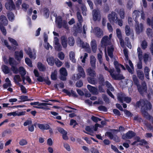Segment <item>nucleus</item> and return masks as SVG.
Instances as JSON below:
<instances>
[{"label": "nucleus", "instance_id": "38", "mask_svg": "<svg viewBox=\"0 0 153 153\" xmlns=\"http://www.w3.org/2000/svg\"><path fill=\"white\" fill-rule=\"evenodd\" d=\"M43 13L45 18H48L50 13L49 10L47 8H44L43 10Z\"/></svg>", "mask_w": 153, "mask_h": 153}, {"label": "nucleus", "instance_id": "27", "mask_svg": "<svg viewBox=\"0 0 153 153\" xmlns=\"http://www.w3.org/2000/svg\"><path fill=\"white\" fill-rule=\"evenodd\" d=\"M14 82L18 85H19V83H20L19 82L22 81V79L19 75H16L14 76L13 78Z\"/></svg>", "mask_w": 153, "mask_h": 153}, {"label": "nucleus", "instance_id": "49", "mask_svg": "<svg viewBox=\"0 0 153 153\" xmlns=\"http://www.w3.org/2000/svg\"><path fill=\"white\" fill-rule=\"evenodd\" d=\"M19 144L21 146L26 145L27 144V142L25 139H22L20 140Z\"/></svg>", "mask_w": 153, "mask_h": 153}, {"label": "nucleus", "instance_id": "17", "mask_svg": "<svg viewBox=\"0 0 153 153\" xmlns=\"http://www.w3.org/2000/svg\"><path fill=\"white\" fill-rule=\"evenodd\" d=\"M91 46L92 51L95 53L97 50V45L96 41L95 39H93L91 43Z\"/></svg>", "mask_w": 153, "mask_h": 153}, {"label": "nucleus", "instance_id": "22", "mask_svg": "<svg viewBox=\"0 0 153 153\" xmlns=\"http://www.w3.org/2000/svg\"><path fill=\"white\" fill-rule=\"evenodd\" d=\"M137 74L138 77L141 80H143L144 78V74L143 71L138 70L137 71Z\"/></svg>", "mask_w": 153, "mask_h": 153}, {"label": "nucleus", "instance_id": "25", "mask_svg": "<svg viewBox=\"0 0 153 153\" xmlns=\"http://www.w3.org/2000/svg\"><path fill=\"white\" fill-rule=\"evenodd\" d=\"M47 61L49 65L52 66L54 65L55 59L53 56H51L47 59Z\"/></svg>", "mask_w": 153, "mask_h": 153}, {"label": "nucleus", "instance_id": "56", "mask_svg": "<svg viewBox=\"0 0 153 153\" xmlns=\"http://www.w3.org/2000/svg\"><path fill=\"white\" fill-rule=\"evenodd\" d=\"M146 33L148 36L149 37H152V29L148 28L146 29Z\"/></svg>", "mask_w": 153, "mask_h": 153}, {"label": "nucleus", "instance_id": "63", "mask_svg": "<svg viewBox=\"0 0 153 153\" xmlns=\"http://www.w3.org/2000/svg\"><path fill=\"white\" fill-rule=\"evenodd\" d=\"M58 57L61 60H63L65 58V55L62 52H60L58 54Z\"/></svg>", "mask_w": 153, "mask_h": 153}, {"label": "nucleus", "instance_id": "8", "mask_svg": "<svg viewBox=\"0 0 153 153\" xmlns=\"http://www.w3.org/2000/svg\"><path fill=\"white\" fill-rule=\"evenodd\" d=\"M105 135L108 137L110 139H113L114 141L117 142H118L120 141L118 136L115 135L114 136L111 132H106L105 134Z\"/></svg>", "mask_w": 153, "mask_h": 153}, {"label": "nucleus", "instance_id": "48", "mask_svg": "<svg viewBox=\"0 0 153 153\" xmlns=\"http://www.w3.org/2000/svg\"><path fill=\"white\" fill-rule=\"evenodd\" d=\"M108 19H114L117 18V15L115 12H112L109 14L108 16Z\"/></svg>", "mask_w": 153, "mask_h": 153}, {"label": "nucleus", "instance_id": "23", "mask_svg": "<svg viewBox=\"0 0 153 153\" xmlns=\"http://www.w3.org/2000/svg\"><path fill=\"white\" fill-rule=\"evenodd\" d=\"M87 74L91 77H95L96 76L95 71L91 68L88 69Z\"/></svg>", "mask_w": 153, "mask_h": 153}, {"label": "nucleus", "instance_id": "30", "mask_svg": "<svg viewBox=\"0 0 153 153\" xmlns=\"http://www.w3.org/2000/svg\"><path fill=\"white\" fill-rule=\"evenodd\" d=\"M132 79L134 85H136L137 87L140 85L138 79L135 75H133Z\"/></svg>", "mask_w": 153, "mask_h": 153}, {"label": "nucleus", "instance_id": "16", "mask_svg": "<svg viewBox=\"0 0 153 153\" xmlns=\"http://www.w3.org/2000/svg\"><path fill=\"white\" fill-rule=\"evenodd\" d=\"M61 43L63 47L66 48L67 46V40L66 36L63 35L61 37Z\"/></svg>", "mask_w": 153, "mask_h": 153}, {"label": "nucleus", "instance_id": "15", "mask_svg": "<svg viewBox=\"0 0 153 153\" xmlns=\"http://www.w3.org/2000/svg\"><path fill=\"white\" fill-rule=\"evenodd\" d=\"M37 126L39 128L42 130H47L50 129V126L47 124L38 123L37 124Z\"/></svg>", "mask_w": 153, "mask_h": 153}, {"label": "nucleus", "instance_id": "58", "mask_svg": "<svg viewBox=\"0 0 153 153\" xmlns=\"http://www.w3.org/2000/svg\"><path fill=\"white\" fill-rule=\"evenodd\" d=\"M92 120L95 123H97L98 121L101 120V119L94 116L92 115L91 117Z\"/></svg>", "mask_w": 153, "mask_h": 153}, {"label": "nucleus", "instance_id": "62", "mask_svg": "<svg viewBox=\"0 0 153 153\" xmlns=\"http://www.w3.org/2000/svg\"><path fill=\"white\" fill-rule=\"evenodd\" d=\"M70 125L71 126L73 125V127L74 128L76 125H78V123L76 120L71 119L70 120Z\"/></svg>", "mask_w": 153, "mask_h": 153}, {"label": "nucleus", "instance_id": "6", "mask_svg": "<svg viewBox=\"0 0 153 153\" xmlns=\"http://www.w3.org/2000/svg\"><path fill=\"white\" fill-rule=\"evenodd\" d=\"M77 69L79 73L76 75V79H79L81 77L84 78L85 74L82 67L80 65L78 66Z\"/></svg>", "mask_w": 153, "mask_h": 153}, {"label": "nucleus", "instance_id": "35", "mask_svg": "<svg viewBox=\"0 0 153 153\" xmlns=\"http://www.w3.org/2000/svg\"><path fill=\"white\" fill-rule=\"evenodd\" d=\"M69 57L70 60L73 62H76V59H75V54L73 51H71L69 53Z\"/></svg>", "mask_w": 153, "mask_h": 153}, {"label": "nucleus", "instance_id": "14", "mask_svg": "<svg viewBox=\"0 0 153 153\" xmlns=\"http://www.w3.org/2000/svg\"><path fill=\"white\" fill-rule=\"evenodd\" d=\"M15 58L18 61H20L23 58V54L22 50H21L19 52H15Z\"/></svg>", "mask_w": 153, "mask_h": 153}, {"label": "nucleus", "instance_id": "60", "mask_svg": "<svg viewBox=\"0 0 153 153\" xmlns=\"http://www.w3.org/2000/svg\"><path fill=\"white\" fill-rule=\"evenodd\" d=\"M55 63L58 67L61 66L62 64V62L57 58L55 59Z\"/></svg>", "mask_w": 153, "mask_h": 153}, {"label": "nucleus", "instance_id": "50", "mask_svg": "<svg viewBox=\"0 0 153 153\" xmlns=\"http://www.w3.org/2000/svg\"><path fill=\"white\" fill-rule=\"evenodd\" d=\"M20 99L22 100V101L23 102L29 101L31 100L30 99H28L27 96L25 95H22L20 96Z\"/></svg>", "mask_w": 153, "mask_h": 153}, {"label": "nucleus", "instance_id": "18", "mask_svg": "<svg viewBox=\"0 0 153 153\" xmlns=\"http://www.w3.org/2000/svg\"><path fill=\"white\" fill-rule=\"evenodd\" d=\"M139 142L140 143L137 144V145L140 146L145 145V147L147 149L149 148V143L145 139H142Z\"/></svg>", "mask_w": 153, "mask_h": 153}, {"label": "nucleus", "instance_id": "43", "mask_svg": "<svg viewBox=\"0 0 153 153\" xmlns=\"http://www.w3.org/2000/svg\"><path fill=\"white\" fill-rule=\"evenodd\" d=\"M51 78L52 80H55L57 79L56 71L55 70L52 72L51 75Z\"/></svg>", "mask_w": 153, "mask_h": 153}, {"label": "nucleus", "instance_id": "64", "mask_svg": "<svg viewBox=\"0 0 153 153\" xmlns=\"http://www.w3.org/2000/svg\"><path fill=\"white\" fill-rule=\"evenodd\" d=\"M83 85V83L82 81L81 80H80L77 82L76 84V87L80 88Z\"/></svg>", "mask_w": 153, "mask_h": 153}, {"label": "nucleus", "instance_id": "52", "mask_svg": "<svg viewBox=\"0 0 153 153\" xmlns=\"http://www.w3.org/2000/svg\"><path fill=\"white\" fill-rule=\"evenodd\" d=\"M18 86L20 87L21 91L22 93L25 94L27 92V89L24 86L20 83H19Z\"/></svg>", "mask_w": 153, "mask_h": 153}, {"label": "nucleus", "instance_id": "5", "mask_svg": "<svg viewBox=\"0 0 153 153\" xmlns=\"http://www.w3.org/2000/svg\"><path fill=\"white\" fill-rule=\"evenodd\" d=\"M137 87L138 91L141 94L143 95L145 92H146L147 86L145 82L142 83L141 85H140Z\"/></svg>", "mask_w": 153, "mask_h": 153}, {"label": "nucleus", "instance_id": "3", "mask_svg": "<svg viewBox=\"0 0 153 153\" xmlns=\"http://www.w3.org/2000/svg\"><path fill=\"white\" fill-rule=\"evenodd\" d=\"M136 24L135 25V31L136 33L137 34H139L140 33L143 32V26L142 23H140L139 24V22L138 20H134Z\"/></svg>", "mask_w": 153, "mask_h": 153}, {"label": "nucleus", "instance_id": "44", "mask_svg": "<svg viewBox=\"0 0 153 153\" xmlns=\"http://www.w3.org/2000/svg\"><path fill=\"white\" fill-rule=\"evenodd\" d=\"M19 72L21 75H25L26 74V71L24 68L22 66H20L19 68Z\"/></svg>", "mask_w": 153, "mask_h": 153}, {"label": "nucleus", "instance_id": "20", "mask_svg": "<svg viewBox=\"0 0 153 153\" xmlns=\"http://www.w3.org/2000/svg\"><path fill=\"white\" fill-rule=\"evenodd\" d=\"M5 82L6 83L4 84L3 85V87L4 89L7 88L8 87H11L12 86L11 82L8 78H7L5 79Z\"/></svg>", "mask_w": 153, "mask_h": 153}, {"label": "nucleus", "instance_id": "47", "mask_svg": "<svg viewBox=\"0 0 153 153\" xmlns=\"http://www.w3.org/2000/svg\"><path fill=\"white\" fill-rule=\"evenodd\" d=\"M8 39L9 41L14 45L16 46H18V44L17 41L15 39L10 37H8Z\"/></svg>", "mask_w": 153, "mask_h": 153}, {"label": "nucleus", "instance_id": "45", "mask_svg": "<svg viewBox=\"0 0 153 153\" xmlns=\"http://www.w3.org/2000/svg\"><path fill=\"white\" fill-rule=\"evenodd\" d=\"M96 59L93 57V58H91L90 59V64L91 67L93 68H95L96 67Z\"/></svg>", "mask_w": 153, "mask_h": 153}, {"label": "nucleus", "instance_id": "1", "mask_svg": "<svg viewBox=\"0 0 153 153\" xmlns=\"http://www.w3.org/2000/svg\"><path fill=\"white\" fill-rule=\"evenodd\" d=\"M134 106L136 108H139L141 106L140 111L143 116L146 119L150 120L151 118L148 111L152 108V105L151 103L147 101H144L143 99H140L137 101Z\"/></svg>", "mask_w": 153, "mask_h": 153}, {"label": "nucleus", "instance_id": "11", "mask_svg": "<svg viewBox=\"0 0 153 153\" xmlns=\"http://www.w3.org/2000/svg\"><path fill=\"white\" fill-rule=\"evenodd\" d=\"M62 92L68 95L70 97L72 95V96L74 97H78L76 93L73 90H71V92L68 90L64 89L62 90Z\"/></svg>", "mask_w": 153, "mask_h": 153}, {"label": "nucleus", "instance_id": "33", "mask_svg": "<svg viewBox=\"0 0 153 153\" xmlns=\"http://www.w3.org/2000/svg\"><path fill=\"white\" fill-rule=\"evenodd\" d=\"M114 64L115 68L117 72L118 73H120V64H119L117 61H115L114 62Z\"/></svg>", "mask_w": 153, "mask_h": 153}, {"label": "nucleus", "instance_id": "41", "mask_svg": "<svg viewBox=\"0 0 153 153\" xmlns=\"http://www.w3.org/2000/svg\"><path fill=\"white\" fill-rule=\"evenodd\" d=\"M126 34L127 36H129L131 33V30L130 27L128 25H126L125 27Z\"/></svg>", "mask_w": 153, "mask_h": 153}, {"label": "nucleus", "instance_id": "46", "mask_svg": "<svg viewBox=\"0 0 153 153\" xmlns=\"http://www.w3.org/2000/svg\"><path fill=\"white\" fill-rule=\"evenodd\" d=\"M0 29L2 32L3 35L5 36L7 34L6 30L5 29L4 27L0 22Z\"/></svg>", "mask_w": 153, "mask_h": 153}, {"label": "nucleus", "instance_id": "9", "mask_svg": "<svg viewBox=\"0 0 153 153\" xmlns=\"http://www.w3.org/2000/svg\"><path fill=\"white\" fill-rule=\"evenodd\" d=\"M7 9L12 10L15 9V5L12 0H7L5 5Z\"/></svg>", "mask_w": 153, "mask_h": 153}, {"label": "nucleus", "instance_id": "13", "mask_svg": "<svg viewBox=\"0 0 153 153\" xmlns=\"http://www.w3.org/2000/svg\"><path fill=\"white\" fill-rule=\"evenodd\" d=\"M94 30L95 35L97 37L100 38L103 35V32L98 27H95Z\"/></svg>", "mask_w": 153, "mask_h": 153}, {"label": "nucleus", "instance_id": "29", "mask_svg": "<svg viewBox=\"0 0 153 153\" xmlns=\"http://www.w3.org/2000/svg\"><path fill=\"white\" fill-rule=\"evenodd\" d=\"M137 51L138 53V59L140 61H142L143 59L142 51L141 48L139 47L137 49Z\"/></svg>", "mask_w": 153, "mask_h": 153}, {"label": "nucleus", "instance_id": "59", "mask_svg": "<svg viewBox=\"0 0 153 153\" xmlns=\"http://www.w3.org/2000/svg\"><path fill=\"white\" fill-rule=\"evenodd\" d=\"M125 42L126 44L127 45V46L129 48V46H130V48H131V42L129 41V38L128 37H126L125 39Z\"/></svg>", "mask_w": 153, "mask_h": 153}, {"label": "nucleus", "instance_id": "61", "mask_svg": "<svg viewBox=\"0 0 153 153\" xmlns=\"http://www.w3.org/2000/svg\"><path fill=\"white\" fill-rule=\"evenodd\" d=\"M32 124V121L30 119H28L26 120L24 123L23 125L26 126L27 125H30Z\"/></svg>", "mask_w": 153, "mask_h": 153}, {"label": "nucleus", "instance_id": "42", "mask_svg": "<svg viewBox=\"0 0 153 153\" xmlns=\"http://www.w3.org/2000/svg\"><path fill=\"white\" fill-rule=\"evenodd\" d=\"M105 84L106 87L108 88V89L110 90L111 91H114V88L112 86L111 84L108 81L105 82Z\"/></svg>", "mask_w": 153, "mask_h": 153}, {"label": "nucleus", "instance_id": "36", "mask_svg": "<svg viewBox=\"0 0 153 153\" xmlns=\"http://www.w3.org/2000/svg\"><path fill=\"white\" fill-rule=\"evenodd\" d=\"M2 70L4 73L5 74H9L10 71V70L8 67L5 65H3L2 66Z\"/></svg>", "mask_w": 153, "mask_h": 153}, {"label": "nucleus", "instance_id": "54", "mask_svg": "<svg viewBox=\"0 0 153 153\" xmlns=\"http://www.w3.org/2000/svg\"><path fill=\"white\" fill-rule=\"evenodd\" d=\"M141 45L142 49L145 50L147 47V43L145 40H143L142 42Z\"/></svg>", "mask_w": 153, "mask_h": 153}, {"label": "nucleus", "instance_id": "55", "mask_svg": "<svg viewBox=\"0 0 153 153\" xmlns=\"http://www.w3.org/2000/svg\"><path fill=\"white\" fill-rule=\"evenodd\" d=\"M26 63L29 66L32 67V64L30 59L28 57H26L25 59Z\"/></svg>", "mask_w": 153, "mask_h": 153}, {"label": "nucleus", "instance_id": "26", "mask_svg": "<svg viewBox=\"0 0 153 153\" xmlns=\"http://www.w3.org/2000/svg\"><path fill=\"white\" fill-rule=\"evenodd\" d=\"M114 50V48L112 46H111L110 47H108L107 48L108 55L111 58H112L113 57V52Z\"/></svg>", "mask_w": 153, "mask_h": 153}, {"label": "nucleus", "instance_id": "40", "mask_svg": "<svg viewBox=\"0 0 153 153\" xmlns=\"http://www.w3.org/2000/svg\"><path fill=\"white\" fill-rule=\"evenodd\" d=\"M8 62L11 66L16 65V62L13 57L9 58Z\"/></svg>", "mask_w": 153, "mask_h": 153}, {"label": "nucleus", "instance_id": "7", "mask_svg": "<svg viewBox=\"0 0 153 153\" xmlns=\"http://www.w3.org/2000/svg\"><path fill=\"white\" fill-rule=\"evenodd\" d=\"M110 42L108 36H104L102 39L101 45L102 47H106L107 45L110 44Z\"/></svg>", "mask_w": 153, "mask_h": 153}, {"label": "nucleus", "instance_id": "34", "mask_svg": "<svg viewBox=\"0 0 153 153\" xmlns=\"http://www.w3.org/2000/svg\"><path fill=\"white\" fill-rule=\"evenodd\" d=\"M60 73L62 76H67V72L66 68H62L60 70Z\"/></svg>", "mask_w": 153, "mask_h": 153}, {"label": "nucleus", "instance_id": "10", "mask_svg": "<svg viewBox=\"0 0 153 153\" xmlns=\"http://www.w3.org/2000/svg\"><path fill=\"white\" fill-rule=\"evenodd\" d=\"M58 130L60 133L62 134V138L64 140H67L68 139V138L67 136V132L66 131L61 127L59 128Z\"/></svg>", "mask_w": 153, "mask_h": 153}, {"label": "nucleus", "instance_id": "19", "mask_svg": "<svg viewBox=\"0 0 153 153\" xmlns=\"http://www.w3.org/2000/svg\"><path fill=\"white\" fill-rule=\"evenodd\" d=\"M92 15L94 19H97L100 18V12L98 10H94L92 11Z\"/></svg>", "mask_w": 153, "mask_h": 153}, {"label": "nucleus", "instance_id": "31", "mask_svg": "<svg viewBox=\"0 0 153 153\" xmlns=\"http://www.w3.org/2000/svg\"><path fill=\"white\" fill-rule=\"evenodd\" d=\"M110 131L113 132H116L117 133L119 132L124 131H125V129L123 127L120 126L119 127L118 129H111L110 130Z\"/></svg>", "mask_w": 153, "mask_h": 153}, {"label": "nucleus", "instance_id": "28", "mask_svg": "<svg viewBox=\"0 0 153 153\" xmlns=\"http://www.w3.org/2000/svg\"><path fill=\"white\" fill-rule=\"evenodd\" d=\"M25 51L26 53L29 56L30 58H33V56L32 55V52L30 48L28 47L27 48H25Z\"/></svg>", "mask_w": 153, "mask_h": 153}, {"label": "nucleus", "instance_id": "12", "mask_svg": "<svg viewBox=\"0 0 153 153\" xmlns=\"http://www.w3.org/2000/svg\"><path fill=\"white\" fill-rule=\"evenodd\" d=\"M87 88L94 95L98 94V90L96 88L92 86L89 85H87Z\"/></svg>", "mask_w": 153, "mask_h": 153}, {"label": "nucleus", "instance_id": "57", "mask_svg": "<svg viewBox=\"0 0 153 153\" xmlns=\"http://www.w3.org/2000/svg\"><path fill=\"white\" fill-rule=\"evenodd\" d=\"M109 20L110 22H111L112 21L114 22L115 21L117 22L119 25L120 27L122 26L123 25V20Z\"/></svg>", "mask_w": 153, "mask_h": 153}, {"label": "nucleus", "instance_id": "53", "mask_svg": "<svg viewBox=\"0 0 153 153\" xmlns=\"http://www.w3.org/2000/svg\"><path fill=\"white\" fill-rule=\"evenodd\" d=\"M16 65H13L11 66V69L13 73L15 74H17L19 72V69H18Z\"/></svg>", "mask_w": 153, "mask_h": 153}, {"label": "nucleus", "instance_id": "24", "mask_svg": "<svg viewBox=\"0 0 153 153\" xmlns=\"http://www.w3.org/2000/svg\"><path fill=\"white\" fill-rule=\"evenodd\" d=\"M37 67L40 71H44L46 70V67L40 62H38L37 63Z\"/></svg>", "mask_w": 153, "mask_h": 153}, {"label": "nucleus", "instance_id": "21", "mask_svg": "<svg viewBox=\"0 0 153 153\" xmlns=\"http://www.w3.org/2000/svg\"><path fill=\"white\" fill-rule=\"evenodd\" d=\"M112 78L115 80H121L124 78L123 75L121 74H113Z\"/></svg>", "mask_w": 153, "mask_h": 153}, {"label": "nucleus", "instance_id": "37", "mask_svg": "<svg viewBox=\"0 0 153 153\" xmlns=\"http://www.w3.org/2000/svg\"><path fill=\"white\" fill-rule=\"evenodd\" d=\"M68 43L71 46H73L75 43V40L73 37H70L68 38Z\"/></svg>", "mask_w": 153, "mask_h": 153}, {"label": "nucleus", "instance_id": "39", "mask_svg": "<svg viewBox=\"0 0 153 153\" xmlns=\"http://www.w3.org/2000/svg\"><path fill=\"white\" fill-rule=\"evenodd\" d=\"M140 13V11L137 10H134L133 13V17L134 19H136L138 18L139 16Z\"/></svg>", "mask_w": 153, "mask_h": 153}, {"label": "nucleus", "instance_id": "32", "mask_svg": "<svg viewBox=\"0 0 153 153\" xmlns=\"http://www.w3.org/2000/svg\"><path fill=\"white\" fill-rule=\"evenodd\" d=\"M4 45L9 50H15L16 49V46L13 47L9 45L8 42L6 40H4Z\"/></svg>", "mask_w": 153, "mask_h": 153}, {"label": "nucleus", "instance_id": "2", "mask_svg": "<svg viewBox=\"0 0 153 153\" xmlns=\"http://www.w3.org/2000/svg\"><path fill=\"white\" fill-rule=\"evenodd\" d=\"M55 22L59 28H61L62 27L67 30L69 29L67 22L65 20H55Z\"/></svg>", "mask_w": 153, "mask_h": 153}, {"label": "nucleus", "instance_id": "4", "mask_svg": "<svg viewBox=\"0 0 153 153\" xmlns=\"http://www.w3.org/2000/svg\"><path fill=\"white\" fill-rule=\"evenodd\" d=\"M136 134L132 131H129L125 134H124L122 136V138L124 140L130 139L134 137Z\"/></svg>", "mask_w": 153, "mask_h": 153}, {"label": "nucleus", "instance_id": "51", "mask_svg": "<svg viewBox=\"0 0 153 153\" xmlns=\"http://www.w3.org/2000/svg\"><path fill=\"white\" fill-rule=\"evenodd\" d=\"M94 78L91 77H88L87 79L88 82L91 84H94L95 83V81Z\"/></svg>", "mask_w": 153, "mask_h": 153}]
</instances>
